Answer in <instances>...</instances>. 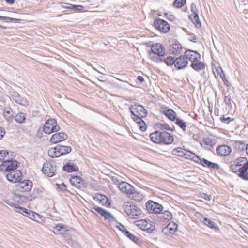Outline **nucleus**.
I'll use <instances>...</instances> for the list:
<instances>
[{
  "label": "nucleus",
  "mask_w": 248,
  "mask_h": 248,
  "mask_svg": "<svg viewBox=\"0 0 248 248\" xmlns=\"http://www.w3.org/2000/svg\"><path fill=\"white\" fill-rule=\"evenodd\" d=\"M15 119L18 123L24 122L25 120V114L23 112H20L15 116Z\"/></svg>",
  "instance_id": "42"
},
{
  "label": "nucleus",
  "mask_w": 248,
  "mask_h": 248,
  "mask_svg": "<svg viewBox=\"0 0 248 248\" xmlns=\"http://www.w3.org/2000/svg\"><path fill=\"white\" fill-rule=\"evenodd\" d=\"M129 195H131L132 199L137 201H140L143 198V195L140 192L136 191L134 188L132 193Z\"/></svg>",
  "instance_id": "36"
},
{
  "label": "nucleus",
  "mask_w": 248,
  "mask_h": 248,
  "mask_svg": "<svg viewBox=\"0 0 248 248\" xmlns=\"http://www.w3.org/2000/svg\"><path fill=\"white\" fill-rule=\"evenodd\" d=\"M204 167H208L213 170H218L219 165L216 163L212 162L205 158H201L199 164Z\"/></svg>",
  "instance_id": "19"
},
{
  "label": "nucleus",
  "mask_w": 248,
  "mask_h": 248,
  "mask_svg": "<svg viewBox=\"0 0 248 248\" xmlns=\"http://www.w3.org/2000/svg\"><path fill=\"white\" fill-rule=\"evenodd\" d=\"M112 180L116 184H119V183H120L118 178L117 177H113L112 178Z\"/></svg>",
  "instance_id": "62"
},
{
  "label": "nucleus",
  "mask_w": 248,
  "mask_h": 248,
  "mask_svg": "<svg viewBox=\"0 0 248 248\" xmlns=\"http://www.w3.org/2000/svg\"><path fill=\"white\" fill-rule=\"evenodd\" d=\"M129 109L132 115V118L134 121L138 118H144L147 114V111L144 107L137 103L131 105Z\"/></svg>",
  "instance_id": "4"
},
{
  "label": "nucleus",
  "mask_w": 248,
  "mask_h": 248,
  "mask_svg": "<svg viewBox=\"0 0 248 248\" xmlns=\"http://www.w3.org/2000/svg\"><path fill=\"white\" fill-rule=\"evenodd\" d=\"M17 103L25 107H27L29 105L28 101L26 99L23 98L22 97L20 98Z\"/></svg>",
  "instance_id": "51"
},
{
  "label": "nucleus",
  "mask_w": 248,
  "mask_h": 248,
  "mask_svg": "<svg viewBox=\"0 0 248 248\" xmlns=\"http://www.w3.org/2000/svg\"><path fill=\"white\" fill-rule=\"evenodd\" d=\"M6 178L9 182L16 183L22 180V174L19 170L9 172L6 175Z\"/></svg>",
  "instance_id": "12"
},
{
  "label": "nucleus",
  "mask_w": 248,
  "mask_h": 248,
  "mask_svg": "<svg viewBox=\"0 0 248 248\" xmlns=\"http://www.w3.org/2000/svg\"><path fill=\"white\" fill-rule=\"evenodd\" d=\"M5 134V131L4 128L0 127V139L2 138Z\"/></svg>",
  "instance_id": "60"
},
{
  "label": "nucleus",
  "mask_w": 248,
  "mask_h": 248,
  "mask_svg": "<svg viewBox=\"0 0 248 248\" xmlns=\"http://www.w3.org/2000/svg\"><path fill=\"white\" fill-rule=\"evenodd\" d=\"M146 207L149 213L156 214H157L163 210V206L162 205L151 200H149L146 202Z\"/></svg>",
  "instance_id": "8"
},
{
  "label": "nucleus",
  "mask_w": 248,
  "mask_h": 248,
  "mask_svg": "<svg viewBox=\"0 0 248 248\" xmlns=\"http://www.w3.org/2000/svg\"><path fill=\"white\" fill-rule=\"evenodd\" d=\"M230 169L243 180H248V160L246 157L237 158L230 165Z\"/></svg>",
  "instance_id": "1"
},
{
  "label": "nucleus",
  "mask_w": 248,
  "mask_h": 248,
  "mask_svg": "<svg viewBox=\"0 0 248 248\" xmlns=\"http://www.w3.org/2000/svg\"><path fill=\"white\" fill-rule=\"evenodd\" d=\"M213 73L216 78L220 77L223 80L224 82L226 84V81L228 82L226 78L225 75L220 66H217L213 69Z\"/></svg>",
  "instance_id": "25"
},
{
  "label": "nucleus",
  "mask_w": 248,
  "mask_h": 248,
  "mask_svg": "<svg viewBox=\"0 0 248 248\" xmlns=\"http://www.w3.org/2000/svg\"><path fill=\"white\" fill-rule=\"evenodd\" d=\"M189 18L196 28H199L201 27L202 24L198 13L190 14L189 15Z\"/></svg>",
  "instance_id": "29"
},
{
  "label": "nucleus",
  "mask_w": 248,
  "mask_h": 248,
  "mask_svg": "<svg viewBox=\"0 0 248 248\" xmlns=\"http://www.w3.org/2000/svg\"><path fill=\"white\" fill-rule=\"evenodd\" d=\"M42 171L46 176L51 177L55 175L56 169L52 163L46 162L43 165Z\"/></svg>",
  "instance_id": "14"
},
{
  "label": "nucleus",
  "mask_w": 248,
  "mask_h": 248,
  "mask_svg": "<svg viewBox=\"0 0 248 248\" xmlns=\"http://www.w3.org/2000/svg\"><path fill=\"white\" fill-rule=\"evenodd\" d=\"M124 234L132 241L136 243H138V242L140 240L139 238L137 236L133 235L127 230H125Z\"/></svg>",
  "instance_id": "41"
},
{
  "label": "nucleus",
  "mask_w": 248,
  "mask_h": 248,
  "mask_svg": "<svg viewBox=\"0 0 248 248\" xmlns=\"http://www.w3.org/2000/svg\"><path fill=\"white\" fill-rule=\"evenodd\" d=\"M203 223L210 228H216L215 223L208 218L204 217Z\"/></svg>",
  "instance_id": "45"
},
{
  "label": "nucleus",
  "mask_w": 248,
  "mask_h": 248,
  "mask_svg": "<svg viewBox=\"0 0 248 248\" xmlns=\"http://www.w3.org/2000/svg\"><path fill=\"white\" fill-rule=\"evenodd\" d=\"M67 135L63 132H58L53 134L50 139V141L53 143H57L65 140Z\"/></svg>",
  "instance_id": "15"
},
{
  "label": "nucleus",
  "mask_w": 248,
  "mask_h": 248,
  "mask_svg": "<svg viewBox=\"0 0 248 248\" xmlns=\"http://www.w3.org/2000/svg\"><path fill=\"white\" fill-rule=\"evenodd\" d=\"M60 130V126L55 119L51 118L46 120L43 128V132L46 134L57 132Z\"/></svg>",
  "instance_id": "5"
},
{
  "label": "nucleus",
  "mask_w": 248,
  "mask_h": 248,
  "mask_svg": "<svg viewBox=\"0 0 248 248\" xmlns=\"http://www.w3.org/2000/svg\"><path fill=\"white\" fill-rule=\"evenodd\" d=\"M71 184L76 188H80L83 185V179L78 176H74L69 180Z\"/></svg>",
  "instance_id": "24"
},
{
  "label": "nucleus",
  "mask_w": 248,
  "mask_h": 248,
  "mask_svg": "<svg viewBox=\"0 0 248 248\" xmlns=\"http://www.w3.org/2000/svg\"><path fill=\"white\" fill-rule=\"evenodd\" d=\"M190 9L192 13H197V7L195 4H191Z\"/></svg>",
  "instance_id": "58"
},
{
  "label": "nucleus",
  "mask_w": 248,
  "mask_h": 248,
  "mask_svg": "<svg viewBox=\"0 0 248 248\" xmlns=\"http://www.w3.org/2000/svg\"><path fill=\"white\" fill-rule=\"evenodd\" d=\"M32 187V182L29 180L19 181L16 185V189L22 192H26L30 191Z\"/></svg>",
  "instance_id": "11"
},
{
  "label": "nucleus",
  "mask_w": 248,
  "mask_h": 248,
  "mask_svg": "<svg viewBox=\"0 0 248 248\" xmlns=\"http://www.w3.org/2000/svg\"><path fill=\"white\" fill-rule=\"evenodd\" d=\"M137 78L141 83L144 81V78L141 76H138Z\"/></svg>",
  "instance_id": "63"
},
{
  "label": "nucleus",
  "mask_w": 248,
  "mask_h": 248,
  "mask_svg": "<svg viewBox=\"0 0 248 248\" xmlns=\"http://www.w3.org/2000/svg\"><path fill=\"white\" fill-rule=\"evenodd\" d=\"M187 59L192 62L191 66L195 70L199 71L204 69L205 65L200 61L201 55L197 51L187 49Z\"/></svg>",
  "instance_id": "2"
},
{
  "label": "nucleus",
  "mask_w": 248,
  "mask_h": 248,
  "mask_svg": "<svg viewBox=\"0 0 248 248\" xmlns=\"http://www.w3.org/2000/svg\"><path fill=\"white\" fill-rule=\"evenodd\" d=\"M58 187L62 191H64L66 190V185L63 183H62L61 184L59 185Z\"/></svg>",
  "instance_id": "59"
},
{
  "label": "nucleus",
  "mask_w": 248,
  "mask_h": 248,
  "mask_svg": "<svg viewBox=\"0 0 248 248\" xmlns=\"http://www.w3.org/2000/svg\"><path fill=\"white\" fill-rule=\"evenodd\" d=\"M7 3L12 4L15 3V0H4Z\"/></svg>",
  "instance_id": "64"
},
{
  "label": "nucleus",
  "mask_w": 248,
  "mask_h": 248,
  "mask_svg": "<svg viewBox=\"0 0 248 248\" xmlns=\"http://www.w3.org/2000/svg\"><path fill=\"white\" fill-rule=\"evenodd\" d=\"M167 226L169 228L168 229L170 231V233L173 234L177 230L178 225L173 222H170Z\"/></svg>",
  "instance_id": "43"
},
{
  "label": "nucleus",
  "mask_w": 248,
  "mask_h": 248,
  "mask_svg": "<svg viewBox=\"0 0 248 248\" xmlns=\"http://www.w3.org/2000/svg\"><path fill=\"white\" fill-rule=\"evenodd\" d=\"M15 211L22 214L25 213L26 215H28V212L30 211V210H28L24 207L17 206H15Z\"/></svg>",
  "instance_id": "50"
},
{
  "label": "nucleus",
  "mask_w": 248,
  "mask_h": 248,
  "mask_svg": "<svg viewBox=\"0 0 248 248\" xmlns=\"http://www.w3.org/2000/svg\"><path fill=\"white\" fill-rule=\"evenodd\" d=\"M201 197H202V198L204 199L205 200H207L209 201V200H211V196L210 195H208V194H206V193H202V194H201Z\"/></svg>",
  "instance_id": "57"
},
{
  "label": "nucleus",
  "mask_w": 248,
  "mask_h": 248,
  "mask_svg": "<svg viewBox=\"0 0 248 248\" xmlns=\"http://www.w3.org/2000/svg\"><path fill=\"white\" fill-rule=\"evenodd\" d=\"M26 216L31 219L34 220L39 223L42 224L45 222V218L43 216L33 211H30L28 212V215Z\"/></svg>",
  "instance_id": "20"
},
{
  "label": "nucleus",
  "mask_w": 248,
  "mask_h": 248,
  "mask_svg": "<svg viewBox=\"0 0 248 248\" xmlns=\"http://www.w3.org/2000/svg\"><path fill=\"white\" fill-rule=\"evenodd\" d=\"M117 227L119 228V229L120 231H121L123 232V233H124V232H125V230H127V229L124 227V225H122V224H120V225H119V226H118Z\"/></svg>",
  "instance_id": "61"
},
{
  "label": "nucleus",
  "mask_w": 248,
  "mask_h": 248,
  "mask_svg": "<svg viewBox=\"0 0 248 248\" xmlns=\"http://www.w3.org/2000/svg\"><path fill=\"white\" fill-rule=\"evenodd\" d=\"M186 3V0H175L173 6L176 8H180Z\"/></svg>",
  "instance_id": "47"
},
{
  "label": "nucleus",
  "mask_w": 248,
  "mask_h": 248,
  "mask_svg": "<svg viewBox=\"0 0 248 248\" xmlns=\"http://www.w3.org/2000/svg\"><path fill=\"white\" fill-rule=\"evenodd\" d=\"M216 152L218 155L221 156H226L230 154L232 149L228 145H221L217 148Z\"/></svg>",
  "instance_id": "17"
},
{
  "label": "nucleus",
  "mask_w": 248,
  "mask_h": 248,
  "mask_svg": "<svg viewBox=\"0 0 248 248\" xmlns=\"http://www.w3.org/2000/svg\"><path fill=\"white\" fill-rule=\"evenodd\" d=\"M63 169L67 172H73L78 171V167L73 163L67 162L63 166Z\"/></svg>",
  "instance_id": "27"
},
{
  "label": "nucleus",
  "mask_w": 248,
  "mask_h": 248,
  "mask_svg": "<svg viewBox=\"0 0 248 248\" xmlns=\"http://www.w3.org/2000/svg\"><path fill=\"white\" fill-rule=\"evenodd\" d=\"M176 124L178 125L180 128L185 130L186 127V123L184 122L183 120L179 118H176Z\"/></svg>",
  "instance_id": "48"
},
{
  "label": "nucleus",
  "mask_w": 248,
  "mask_h": 248,
  "mask_svg": "<svg viewBox=\"0 0 248 248\" xmlns=\"http://www.w3.org/2000/svg\"><path fill=\"white\" fill-rule=\"evenodd\" d=\"M188 40L192 42L195 43L197 41V37L195 35L188 33Z\"/></svg>",
  "instance_id": "54"
},
{
  "label": "nucleus",
  "mask_w": 248,
  "mask_h": 248,
  "mask_svg": "<svg viewBox=\"0 0 248 248\" xmlns=\"http://www.w3.org/2000/svg\"><path fill=\"white\" fill-rule=\"evenodd\" d=\"M154 24L156 29L163 33L168 32L170 29L169 24L163 19H155L154 22Z\"/></svg>",
  "instance_id": "9"
},
{
  "label": "nucleus",
  "mask_w": 248,
  "mask_h": 248,
  "mask_svg": "<svg viewBox=\"0 0 248 248\" xmlns=\"http://www.w3.org/2000/svg\"><path fill=\"white\" fill-rule=\"evenodd\" d=\"M11 95L12 99L16 103L21 97L19 94L16 91L12 92L11 93Z\"/></svg>",
  "instance_id": "49"
},
{
  "label": "nucleus",
  "mask_w": 248,
  "mask_h": 248,
  "mask_svg": "<svg viewBox=\"0 0 248 248\" xmlns=\"http://www.w3.org/2000/svg\"><path fill=\"white\" fill-rule=\"evenodd\" d=\"M216 144V140L209 137H204L201 140V144L202 146L205 148H213Z\"/></svg>",
  "instance_id": "21"
},
{
  "label": "nucleus",
  "mask_w": 248,
  "mask_h": 248,
  "mask_svg": "<svg viewBox=\"0 0 248 248\" xmlns=\"http://www.w3.org/2000/svg\"><path fill=\"white\" fill-rule=\"evenodd\" d=\"M93 212L97 215H100L102 217H103L104 218L107 220L111 221L113 219V217L112 214L106 210L100 207H94L93 208Z\"/></svg>",
  "instance_id": "13"
},
{
  "label": "nucleus",
  "mask_w": 248,
  "mask_h": 248,
  "mask_svg": "<svg viewBox=\"0 0 248 248\" xmlns=\"http://www.w3.org/2000/svg\"><path fill=\"white\" fill-rule=\"evenodd\" d=\"M10 154H11V156H12V153L9 152L7 150H0V162H2L10 158Z\"/></svg>",
  "instance_id": "35"
},
{
  "label": "nucleus",
  "mask_w": 248,
  "mask_h": 248,
  "mask_svg": "<svg viewBox=\"0 0 248 248\" xmlns=\"http://www.w3.org/2000/svg\"><path fill=\"white\" fill-rule=\"evenodd\" d=\"M172 154L180 157H183L186 155V150L182 148L174 149L172 151Z\"/></svg>",
  "instance_id": "37"
},
{
  "label": "nucleus",
  "mask_w": 248,
  "mask_h": 248,
  "mask_svg": "<svg viewBox=\"0 0 248 248\" xmlns=\"http://www.w3.org/2000/svg\"><path fill=\"white\" fill-rule=\"evenodd\" d=\"M157 214V217L159 218L161 221L170 220L172 218L171 213L167 210L162 212L161 211Z\"/></svg>",
  "instance_id": "26"
},
{
  "label": "nucleus",
  "mask_w": 248,
  "mask_h": 248,
  "mask_svg": "<svg viewBox=\"0 0 248 248\" xmlns=\"http://www.w3.org/2000/svg\"><path fill=\"white\" fill-rule=\"evenodd\" d=\"M158 128L161 130H169L170 131H174L175 129V127L173 125L170 127L169 125L166 123L158 124Z\"/></svg>",
  "instance_id": "44"
},
{
  "label": "nucleus",
  "mask_w": 248,
  "mask_h": 248,
  "mask_svg": "<svg viewBox=\"0 0 248 248\" xmlns=\"http://www.w3.org/2000/svg\"><path fill=\"white\" fill-rule=\"evenodd\" d=\"M182 47L179 42L172 44L170 46V54H175L180 53Z\"/></svg>",
  "instance_id": "30"
},
{
  "label": "nucleus",
  "mask_w": 248,
  "mask_h": 248,
  "mask_svg": "<svg viewBox=\"0 0 248 248\" xmlns=\"http://www.w3.org/2000/svg\"><path fill=\"white\" fill-rule=\"evenodd\" d=\"M123 208L127 216L133 219L138 218L141 214V211L136 205L130 202H125Z\"/></svg>",
  "instance_id": "3"
},
{
  "label": "nucleus",
  "mask_w": 248,
  "mask_h": 248,
  "mask_svg": "<svg viewBox=\"0 0 248 248\" xmlns=\"http://www.w3.org/2000/svg\"><path fill=\"white\" fill-rule=\"evenodd\" d=\"M60 5L62 8L68 9L72 10L73 4H72L64 2H61Z\"/></svg>",
  "instance_id": "52"
},
{
  "label": "nucleus",
  "mask_w": 248,
  "mask_h": 248,
  "mask_svg": "<svg viewBox=\"0 0 248 248\" xmlns=\"http://www.w3.org/2000/svg\"><path fill=\"white\" fill-rule=\"evenodd\" d=\"M168 229L169 228H168V227L167 226H165V227H164L162 229V232L167 235H168L171 234L170 231Z\"/></svg>",
  "instance_id": "56"
},
{
  "label": "nucleus",
  "mask_w": 248,
  "mask_h": 248,
  "mask_svg": "<svg viewBox=\"0 0 248 248\" xmlns=\"http://www.w3.org/2000/svg\"><path fill=\"white\" fill-rule=\"evenodd\" d=\"M164 62L168 66H172L173 64L175 65V60L173 57L171 56L168 57L164 60Z\"/></svg>",
  "instance_id": "46"
},
{
  "label": "nucleus",
  "mask_w": 248,
  "mask_h": 248,
  "mask_svg": "<svg viewBox=\"0 0 248 248\" xmlns=\"http://www.w3.org/2000/svg\"><path fill=\"white\" fill-rule=\"evenodd\" d=\"M152 53H150V57L154 60L155 56H152V54L156 55L158 56H163L165 54V49L163 46L159 43H155L151 47Z\"/></svg>",
  "instance_id": "10"
},
{
  "label": "nucleus",
  "mask_w": 248,
  "mask_h": 248,
  "mask_svg": "<svg viewBox=\"0 0 248 248\" xmlns=\"http://www.w3.org/2000/svg\"><path fill=\"white\" fill-rule=\"evenodd\" d=\"M220 120L224 123L229 124L231 121H233V119H231L230 117H225L224 116L220 118Z\"/></svg>",
  "instance_id": "53"
},
{
  "label": "nucleus",
  "mask_w": 248,
  "mask_h": 248,
  "mask_svg": "<svg viewBox=\"0 0 248 248\" xmlns=\"http://www.w3.org/2000/svg\"><path fill=\"white\" fill-rule=\"evenodd\" d=\"M162 131H155L154 132L150 134L151 140L156 143L161 144L162 139Z\"/></svg>",
  "instance_id": "23"
},
{
  "label": "nucleus",
  "mask_w": 248,
  "mask_h": 248,
  "mask_svg": "<svg viewBox=\"0 0 248 248\" xmlns=\"http://www.w3.org/2000/svg\"><path fill=\"white\" fill-rule=\"evenodd\" d=\"M19 165V163L18 161L9 158L0 165V170L8 172L16 170Z\"/></svg>",
  "instance_id": "6"
},
{
  "label": "nucleus",
  "mask_w": 248,
  "mask_h": 248,
  "mask_svg": "<svg viewBox=\"0 0 248 248\" xmlns=\"http://www.w3.org/2000/svg\"><path fill=\"white\" fill-rule=\"evenodd\" d=\"M136 224L141 230L149 233L152 232L155 228L154 222L149 219L137 220L136 221Z\"/></svg>",
  "instance_id": "7"
},
{
  "label": "nucleus",
  "mask_w": 248,
  "mask_h": 248,
  "mask_svg": "<svg viewBox=\"0 0 248 248\" xmlns=\"http://www.w3.org/2000/svg\"><path fill=\"white\" fill-rule=\"evenodd\" d=\"M57 147L52 148L49 149L48 154L49 156L52 158H56L60 156V153L59 150H57Z\"/></svg>",
  "instance_id": "39"
},
{
  "label": "nucleus",
  "mask_w": 248,
  "mask_h": 248,
  "mask_svg": "<svg viewBox=\"0 0 248 248\" xmlns=\"http://www.w3.org/2000/svg\"><path fill=\"white\" fill-rule=\"evenodd\" d=\"M118 187L122 192L127 194L132 193L134 190V187L124 181L121 182L118 185Z\"/></svg>",
  "instance_id": "16"
},
{
  "label": "nucleus",
  "mask_w": 248,
  "mask_h": 248,
  "mask_svg": "<svg viewBox=\"0 0 248 248\" xmlns=\"http://www.w3.org/2000/svg\"><path fill=\"white\" fill-rule=\"evenodd\" d=\"M96 198L103 205L107 206H108L110 205V200L106 196L101 194H97L96 196Z\"/></svg>",
  "instance_id": "32"
},
{
  "label": "nucleus",
  "mask_w": 248,
  "mask_h": 248,
  "mask_svg": "<svg viewBox=\"0 0 248 248\" xmlns=\"http://www.w3.org/2000/svg\"><path fill=\"white\" fill-rule=\"evenodd\" d=\"M84 9V7L80 5H73L72 6V10L81 11Z\"/></svg>",
  "instance_id": "55"
},
{
  "label": "nucleus",
  "mask_w": 248,
  "mask_h": 248,
  "mask_svg": "<svg viewBox=\"0 0 248 248\" xmlns=\"http://www.w3.org/2000/svg\"><path fill=\"white\" fill-rule=\"evenodd\" d=\"M163 113L170 120L173 121L176 118V114L172 109L165 108L162 111Z\"/></svg>",
  "instance_id": "28"
},
{
  "label": "nucleus",
  "mask_w": 248,
  "mask_h": 248,
  "mask_svg": "<svg viewBox=\"0 0 248 248\" xmlns=\"http://www.w3.org/2000/svg\"><path fill=\"white\" fill-rule=\"evenodd\" d=\"M186 51L184 55L181 56L175 60V67L178 69H181L186 67Z\"/></svg>",
  "instance_id": "18"
},
{
  "label": "nucleus",
  "mask_w": 248,
  "mask_h": 248,
  "mask_svg": "<svg viewBox=\"0 0 248 248\" xmlns=\"http://www.w3.org/2000/svg\"><path fill=\"white\" fill-rule=\"evenodd\" d=\"M162 137L161 143L170 144L173 142L174 138L173 136L167 132L162 131Z\"/></svg>",
  "instance_id": "22"
},
{
  "label": "nucleus",
  "mask_w": 248,
  "mask_h": 248,
  "mask_svg": "<svg viewBox=\"0 0 248 248\" xmlns=\"http://www.w3.org/2000/svg\"><path fill=\"white\" fill-rule=\"evenodd\" d=\"M187 159H189L194 162L199 164L201 158L194 153L187 150Z\"/></svg>",
  "instance_id": "33"
},
{
  "label": "nucleus",
  "mask_w": 248,
  "mask_h": 248,
  "mask_svg": "<svg viewBox=\"0 0 248 248\" xmlns=\"http://www.w3.org/2000/svg\"><path fill=\"white\" fill-rule=\"evenodd\" d=\"M134 121H135L137 123L140 129L142 131H146V130L147 129L146 124H145V123L143 121L142 118H136V119H135Z\"/></svg>",
  "instance_id": "38"
},
{
  "label": "nucleus",
  "mask_w": 248,
  "mask_h": 248,
  "mask_svg": "<svg viewBox=\"0 0 248 248\" xmlns=\"http://www.w3.org/2000/svg\"><path fill=\"white\" fill-rule=\"evenodd\" d=\"M13 116V111L10 108L4 109L3 117L8 121H10Z\"/></svg>",
  "instance_id": "40"
},
{
  "label": "nucleus",
  "mask_w": 248,
  "mask_h": 248,
  "mask_svg": "<svg viewBox=\"0 0 248 248\" xmlns=\"http://www.w3.org/2000/svg\"><path fill=\"white\" fill-rule=\"evenodd\" d=\"M57 150H59L60 156L70 153L71 151V148L68 146H62L59 144L56 146Z\"/></svg>",
  "instance_id": "31"
},
{
  "label": "nucleus",
  "mask_w": 248,
  "mask_h": 248,
  "mask_svg": "<svg viewBox=\"0 0 248 248\" xmlns=\"http://www.w3.org/2000/svg\"><path fill=\"white\" fill-rule=\"evenodd\" d=\"M67 230L66 226L63 224H58L54 227V232L58 234H62Z\"/></svg>",
  "instance_id": "34"
}]
</instances>
